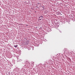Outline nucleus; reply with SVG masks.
<instances>
[{
  "instance_id": "nucleus-1",
  "label": "nucleus",
  "mask_w": 75,
  "mask_h": 75,
  "mask_svg": "<svg viewBox=\"0 0 75 75\" xmlns=\"http://www.w3.org/2000/svg\"><path fill=\"white\" fill-rule=\"evenodd\" d=\"M52 61L51 60H50L49 61V63L50 64H51V63H52Z\"/></svg>"
},
{
  "instance_id": "nucleus-2",
  "label": "nucleus",
  "mask_w": 75,
  "mask_h": 75,
  "mask_svg": "<svg viewBox=\"0 0 75 75\" xmlns=\"http://www.w3.org/2000/svg\"><path fill=\"white\" fill-rule=\"evenodd\" d=\"M14 47H18V45H16L15 46L14 45Z\"/></svg>"
}]
</instances>
